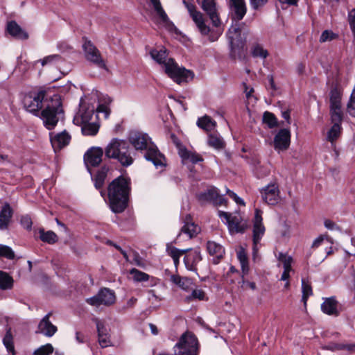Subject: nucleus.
I'll use <instances>...</instances> for the list:
<instances>
[{"instance_id":"obj_1","label":"nucleus","mask_w":355,"mask_h":355,"mask_svg":"<svg viewBox=\"0 0 355 355\" xmlns=\"http://www.w3.org/2000/svg\"><path fill=\"white\" fill-rule=\"evenodd\" d=\"M44 92H31L26 94L23 99L24 108L35 116H40L43 124L48 130H53L57 125L61 112L60 102L58 96L50 101H44Z\"/></svg>"},{"instance_id":"obj_2","label":"nucleus","mask_w":355,"mask_h":355,"mask_svg":"<svg viewBox=\"0 0 355 355\" xmlns=\"http://www.w3.org/2000/svg\"><path fill=\"white\" fill-rule=\"evenodd\" d=\"M96 101L95 94L81 98L79 110L73 117V123L81 126L82 133L85 136H94L98 132L100 125L95 110L103 113L105 118H107L110 112L107 105L100 104L96 108Z\"/></svg>"},{"instance_id":"obj_3","label":"nucleus","mask_w":355,"mask_h":355,"mask_svg":"<svg viewBox=\"0 0 355 355\" xmlns=\"http://www.w3.org/2000/svg\"><path fill=\"white\" fill-rule=\"evenodd\" d=\"M150 55L157 63L160 64L168 77L178 84L187 83L193 78V73L180 67L173 58H168L165 48H157L150 51Z\"/></svg>"},{"instance_id":"obj_4","label":"nucleus","mask_w":355,"mask_h":355,"mask_svg":"<svg viewBox=\"0 0 355 355\" xmlns=\"http://www.w3.org/2000/svg\"><path fill=\"white\" fill-rule=\"evenodd\" d=\"M131 191L130 179L121 175L108 187L110 207L114 213H121L126 208Z\"/></svg>"},{"instance_id":"obj_5","label":"nucleus","mask_w":355,"mask_h":355,"mask_svg":"<svg viewBox=\"0 0 355 355\" xmlns=\"http://www.w3.org/2000/svg\"><path fill=\"white\" fill-rule=\"evenodd\" d=\"M128 140L136 150H146L145 158L151 162L157 168L165 166L164 156L158 150L147 134L133 131L130 132Z\"/></svg>"},{"instance_id":"obj_6","label":"nucleus","mask_w":355,"mask_h":355,"mask_svg":"<svg viewBox=\"0 0 355 355\" xmlns=\"http://www.w3.org/2000/svg\"><path fill=\"white\" fill-rule=\"evenodd\" d=\"M128 148L129 146L125 141L114 138L106 146L105 154L108 158L116 159L123 166L127 167L134 162Z\"/></svg>"},{"instance_id":"obj_7","label":"nucleus","mask_w":355,"mask_h":355,"mask_svg":"<svg viewBox=\"0 0 355 355\" xmlns=\"http://www.w3.org/2000/svg\"><path fill=\"white\" fill-rule=\"evenodd\" d=\"M174 355H198V343L191 333L184 334L174 346Z\"/></svg>"},{"instance_id":"obj_8","label":"nucleus","mask_w":355,"mask_h":355,"mask_svg":"<svg viewBox=\"0 0 355 355\" xmlns=\"http://www.w3.org/2000/svg\"><path fill=\"white\" fill-rule=\"evenodd\" d=\"M218 216L227 225L231 234L243 232L247 227L246 223L242 220L241 215L238 213L229 214L219 211Z\"/></svg>"},{"instance_id":"obj_9","label":"nucleus","mask_w":355,"mask_h":355,"mask_svg":"<svg viewBox=\"0 0 355 355\" xmlns=\"http://www.w3.org/2000/svg\"><path fill=\"white\" fill-rule=\"evenodd\" d=\"M153 8L154 15L153 21L160 26H162L168 31L173 32L176 31L175 25L170 21L167 14L163 9L160 0H150Z\"/></svg>"},{"instance_id":"obj_10","label":"nucleus","mask_w":355,"mask_h":355,"mask_svg":"<svg viewBox=\"0 0 355 355\" xmlns=\"http://www.w3.org/2000/svg\"><path fill=\"white\" fill-rule=\"evenodd\" d=\"M253 223V247L252 253L253 258L255 259L258 253V244L261 240L264 233L265 227L263 223L262 211L258 209H255L254 216L252 220Z\"/></svg>"},{"instance_id":"obj_11","label":"nucleus","mask_w":355,"mask_h":355,"mask_svg":"<svg viewBox=\"0 0 355 355\" xmlns=\"http://www.w3.org/2000/svg\"><path fill=\"white\" fill-rule=\"evenodd\" d=\"M83 49L85 58L87 61L92 62L100 68L105 69L106 67L100 51L91 40L87 38L83 39Z\"/></svg>"},{"instance_id":"obj_12","label":"nucleus","mask_w":355,"mask_h":355,"mask_svg":"<svg viewBox=\"0 0 355 355\" xmlns=\"http://www.w3.org/2000/svg\"><path fill=\"white\" fill-rule=\"evenodd\" d=\"M250 31L244 26L237 24H232L228 31V38L232 48L242 47L246 42Z\"/></svg>"},{"instance_id":"obj_13","label":"nucleus","mask_w":355,"mask_h":355,"mask_svg":"<svg viewBox=\"0 0 355 355\" xmlns=\"http://www.w3.org/2000/svg\"><path fill=\"white\" fill-rule=\"evenodd\" d=\"M116 296L113 291L104 288L94 296L87 299V302L92 306L98 307L101 305L111 306L115 303Z\"/></svg>"},{"instance_id":"obj_14","label":"nucleus","mask_w":355,"mask_h":355,"mask_svg":"<svg viewBox=\"0 0 355 355\" xmlns=\"http://www.w3.org/2000/svg\"><path fill=\"white\" fill-rule=\"evenodd\" d=\"M263 200L270 205H275L280 201V191L276 183L269 184L261 190Z\"/></svg>"},{"instance_id":"obj_15","label":"nucleus","mask_w":355,"mask_h":355,"mask_svg":"<svg viewBox=\"0 0 355 355\" xmlns=\"http://www.w3.org/2000/svg\"><path fill=\"white\" fill-rule=\"evenodd\" d=\"M96 325L98 332V341L102 348L112 345L110 329L105 322L96 320Z\"/></svg>"},{"instance_id":"obj_16","label":"nucleus","mask_w":355,"mask_h":355,"mask_svg":"<svg viewBox=\"0 0 355 355\" xmlns=\"http://www.w3.org/2000/svg\"><path fill=\"white\" fill-rule=\"evenodd\" d=\"M276 257L278 260V266L283 268V272L281 275L280 280H286L289 279L291 273H294V270L292 268L293 263V257L287 253H283L282 252H278L276 254Z\"/></svg>"},{"instance_id":"obj_17","label":"nucleus","mask_w":355,"mask_h":355,"mask_svg":"<svg viewBox=\"0 0 355 355\" xmlns=\"http://www.w3.org/2000/svg\"><path fill=\"white\" fill-rule=\"evenodd\" d=\"M341 91L337 87L332 88L330 92V108L331 115L333 119H339V115H343L341 110Z\"/></svg>"},{"instance_id":"obj_18","label":"nucleus","mask_w":355,"mask_h":355,"mask_svg":"<svg viewBox=\"0 0 355 355\" xmlns=\"http://www.w3.org/2000/svg\"><path fill=\"white\" fill-rule=\"evenodd\" d=\"M291 132L288 129H281L274 138L275 149L279 152L286 150L290 146Z\"/></svg>"},{"instance_id":"obj_19","label":"nucleus","mask_w":355,"mask_h":355,"mask_svg":"<svg viewBox=\"0 0 355 355\" xmlns=\"http://www.w3.org/2000/svg\"><path fill=\"white\" fill-rule=\"evenodd\" d=\"M103 150L100 147H92L84 155L85 163L89 166H96L102 161Z\"/></svg>"},{"instance_id":"obj_20","label":"nucleus","mask_w":355,"mask_h":355,"mask_svg":"<svg viewBox=\"0 0 355 355\" xmlns=\"http://www.w3.org/2000/svg\"><path fill=\"white\" fill-rule=\"evenodd\" d=\"M321 304V311L326 315L338 316L340 314L339 303L335 297H324Z\"/></svg>"},{"instance_id":"obj_21","label":"nucleus","mask_w":355,"mask_h":355,"mask_svg":"<svg viewBox=\"0 0 355 355\" xmlns=\"http://www.w3.org/2000/svg\"><path fill=\"white\" fill-rule=\"evenodd\" d=\"M70 135L66 132L55 134L50 133V140L55 151L60 150L69 144Z\"/></svg>"},{"instance_id":"obj_22","label":"nucleus","mask_w":355,"mask_h":355,"mask_svg":"<svg viewBox=\"0 0 355 355\" xmlns=\"http://www.w3.org/2000/svg\"><path fill=\"white\" fill-rule=\"evenodd\" d=\"M187 8L199 31L202 35H207L209 32V27L205 24L202 13L195 10L193 6H188Z\"/></svg>"},{"instance_id":"obj_23","label":"nucleus","mask_w":355,"mask_h":355,"mask_svg":"<svg viewBox=\"0 0 355 355\" xmlns=\"http://www.w3.org/2000/svg\"><path fill=\"white\" fill-rule=\"evenodd\" d=\"M201 7L209 16L213 24L215 26H218L220 22L217 15L215 0H202Z\"/></svg>"},{"instance_id":"obj_24","label":"nucleus","mask_w":355,"mask_h":355,"mask_svg":"<svg viewBox=\"0 0 355 355\" xmlns=\"http://www.w3.org/2000/svg\"><path fill=\"white\" fill-rule=\"evenodd\" d=\"M184 258V262L186 268L188 270L196 272L197 271L196 266L201 261V255L200 251L197 249L190 250Z\"/></svg>"},{"instance_id":"obj_25","label":"nucleus","mask_w":355,"mask_h":355,"mask_svg":"<svg viewBox=\"0 0 355 355\" xmlns=\"http://www.w3.org/2000/svg\"><path fill=\"white\" fill-rule=\"evenodd\" d=\"M232 19L235 21H240L246 13V6L244 0H230Z\"/></svg>"},{"instance_id":"obj_26","label":"nucleus","mask_w":355,"mask_h":355,"mask_svg":"<svg viewBox=\"0 0 355 355\" xmlns=\"http://www.w3.org/2000/svg\"><path fill=\"white\" fill-rule=\"evenodd\" d=\"M331 119L333 125L327 132V139L333 143L340 135L343 115H339V119H333L332 115H331Z\"/></svg>"},{"instance_id":"obj_27","label":"nucleus","mask_w":355,"mask_h":355,"mask_svg":"<svg viewBox=\"0 0 355 355\" xmlns=\"http://www.w3.org/2000/svg\"><path fill=\"white\" fill-rule=\"evenodd\" d=\"M12 209L8 203H6L0 211V230L8 228L12 216Z\"/></svg>"},{"instance_id":"obj_28","label":"nucleus","mask_w":355,"mask_h":355,"mask_svg":"<svg viewBox=\"0 0 355 355\" xmlns=\"http://www.w3.org/2000/svg\"><path fill=\"white\" fill-rule=\"evenodd\" d=\"M207 248L209 254L214 257V263H218V261L223 258L225 254L224 248L214 241H208Z\"/></svg>"},{"instance_id":"obj_29","label":"nucleus","mask_w":355,"mask_h":355,"mask_svg":"<svg viewBox=\"0 0 355 355\" xmlns=\"http://www.w3.org/2000/svg\"><path fill=\"white\" fill-rule=\"evenodd\" d=\"M50 313L46 315L40 321L38 329L40 333L51 337L57 331V327L49 321Z\"/></svg>"},{"instance_id":"obj_30","label":"nucleus","mask_w":355,"mask_h":355,"mask_svg":"<svg viewBox=\"0 0 355 355\" xmlns=\"http://www.w3.org/2000/svg\"><path fill=\"white\" fill-rule=\"evenodd\" d=\"M7 31L12 37L19 39L26 40L28 35L15 21H10L7 24Z\"/></svg>"},{"instance_id":"obj_31","label":"nucleus","mask_w":355,"mask_h":355,"mask_svg":"<svg viewBox=\"0 0 355 355\" xmlns=\"http://www.w3.org/2000/svg\"><path fill=\"white\" fill-rule=\"evenodd\" d=\"M171 280L173 283L178 285L181 289L185 291H189L193 286V282L188 277H182L179 275H172Z\"/></svg>"},{"instance_id":"obj_32","label":"nucleus","mask_w":355,"mask_h":355,"mask_svg":"<svg viewBox=\"0 0 355 355\" xmlns=\"http://www.w3.org/2000/svg\"><path fill=\"white\" fill-rule=\"evenodd\" d=\"M200 231V228L194 224V223L190 221V217L187 216V221H185L184 226L181 228L180 233L185 234L189 239H191L196 236Z\"/></svg>"},{"instance_id":"obj_33","label":"nucleus","mask_w":355,"mask_h":355,"mask_svg":"<svg viewBox=\"0 0 355 355\" xmlns=\"http://www.w3.org/2000/svg\"><path fill=\"white\" fill-rule=\"evenodd\" d=\"M179 155L182 159L183 162H189L193 164H196L202 161V158L197 153L188 150L186 148H182Z\"/></svg>"},{"instance_id":"obj_34","label":"nucleus","mask_w":355,"mask_h":355,"mask_svg":"<svg viewBox=\"0 0 355 355\" xmlns=\"http://www.w3.org/2000/svg\"><path fill=\"white\" fill-rule=\"evenodd\" d=\"M166 252L170 255L174 262L175 267L180 263V257L183 254L189 252V249L179 250L172 245H168L166 247Z\"/></svg>"},{"instance_id":"obj_35","label":"nucleus","mask_w":355,"mask_h":355,"mask_svg":"<svg viewBox=\"0 0 355 355\" xmlns=\"http://www.w3.org/2000/svg\"><path fill=\"white\" fill-rule=\"evenodd\" d=\"M3 343L7 350V355H15V349L14 346L13 336L10 329H8L3 338Z\"/></svg>"},{"instance_id":"obj_36","label":"nucleus","mask_w":355,"mask_h":355,"mask_svg":"<svg viewBox=\"0 0 355 355\" xmlns=\"http://www.w3.org/2000/svg\"><path fill=\"white\" fill-rule=\"evenodd\" d=\"M218 189L214 187H209L206 191L201 192L198 195L199 200L202 202L213 201L217 196Z\"/></svg>"},{"instance_id":"obj_37","label":"nucleus","mask_w":355,"mask_h":355,"mask_svg":"<svg viewBox=\"0 0 355 355\" xmlns=\"http://www.w3.org/2000/svg\"><path fill=\"white\" fill-rule=\"evenodd\" d=\"M197 125L206 131H211L216 127V123L211 117L205 115L198 119Z\"/></svg>"},{"instance_id":"obj_38","label":"nucleus","mask_w":355,"mask_h":355,"mask_svg":"<svg viewBox=\"0 0 355 355\" xmlns=\"http://www.w3.org/2000/svg\"><path fill=\"white\" fill-rule=\"evenodd\" d=\"M13 279L7 272L0 270V288L10 290L13 286Z\"/></svg>"},{"instance_id":"obj_39","label":"nucleus","mask_w":355,"mask_h":355,"mask_svg":"<svg viewBox=\"0 0 355 355\" xmlns=\"http://www.w3.org/2000/svg\"><path fill=\"white\" fill-rule=\"evenodd\" d=\"M252 55L256 58L266 59L268 55V52L261 44H255L251 49Z\"/></svg>"},{"instance_id":"obj_40","label":"nucleus","mask_w":355,"mask_h":355,"mask_svg":"<svg viewBox=\"0 0 355 355\" xmlns=\"http://www.w3.org/2000/svg\"><path fill=\"white\" fill-rule=\"evenodd\" d=\"M40 239L42 241L49 244H53L58 240V236L53 231L44 232V230H40Z\"/></svg>"},{"instance_id":"obj_41","label":"nucleus","mask_w":355,"mask_h":355,"mask_svg":"<svg viewBox=\"0 0 355 355\" xmlns=\"http://www.w3.org/2000/svg\"><path fill=\"white\" fill-rule=\"evenodd\" d=\"M237 257L240 261L243 272L248 273L249 270L248 257L245 251L243 248H241L237 252Z\"/></svg>"},{"instance_id":"obj_42","label":"nucleus","mask_w":355,"mask_h":355,"mask_svg":"<svg viewBox=\"0 0 355 355\" xmlns=\"http://www.w3.org/2000/svg\"><path fill=\"white\" fill-rule=\"evenodd\" d=\"M130 275L132 276L133 281L136 282H146L150 277L148 274L136 268L131 269L130 270Z\"/></svg>"},{"instance_id":"obj_43","label":"nucleus","mask_w":355,"mask_h":355,"mask_svg":"<svg viewBox=\"0 0 355 355\" xmlns=\"http://www.w3.org/2000/svg\"><path fill=\"white\" fill-rule=\"evenodd\" d=\"M61 57L58 54L48 55L43 59L40 60L42 66L49 65L54 66L62 62Z\"/></svg>"},{"instance_id":"obj_44","label":"nucleus","mask_w":355,"mask_h":355,"mask_svg":"<svg viewBox=\"0 0 355 355\" xmlns=\"http://www.w3.org/2000/svg\"><path fill=\"white\" fill-rule=\"evenodd\" d=\"M208 144L216 149H220L224 147V141L223 139L217 135H209Z\"/></svg>"},{"instance_id":"obj_45","label":"nucleus","mask_w":355,"mask_h":355,"mask_svg":"<svg viewBox=\"0 0 355 355\" xmlns=\"http://www.w3.org/2000/svg\"><path fill=\"white\" fill-rule=\"evenodd\" d=\"M107 168L105 167H103V168H101L100 171H98L97 172V173L95 176V178H94V182H95L94 184H95L96 188L100 189L103 186L105 179L107 175Z\"/></svg>"},{"instance_id":"obj_46","label":"nucleus","mask_w":355,"mask_h":355,"mask_svg":"<svg viewBox=\"0 0 355 355\" xmlns=\"http://www.w3.org/2000/svg\"><path fill=\"white\" fill-rule=\"evenodd\" d=\"M263 121L270 128H273L277 125V119L273 114L268 112H264L263 115Z\"/></svg>"},{"instance_id":"obj_47","label":"nucleus","mask_w":355,"mask_h":355,"mask_svg":"<svg viewBox=\"0 0 355 355\" xmlns=\"http://www.w3.org/2000/svg\"><path fill=\"white\" fill-rule=\"evenodd\" d=\"M185 300L187 302L194 300H206V295L202 289H193L191 295L187 296Z\"/></svg>"},{"instance_id":"obj_48","label":"nucleus","mask_w":355,"mask_h":355,"mask_svg":"<svg viewBox=\"0 0 355 355\" xmlns=\"http://www.w3.org/2000/svg\"><path fill=\"white\" fill-rule=\"evenodd\" d=\"M302 300L304 304H306L308 298L313 295V291L311 285L306 283L304 279L302 280Z\"/></svg>"},{"instance_id":"obj_49","label":"nucleus","mask_w":355,"mask_h":355,"mask_svg":"<svg viewBox=\"0 0 355 355\" xmlns=\"http://www.w3.org/2000/svg\"><path fill=\"white\" fill-rule=\"evenodd\" d=\"M2 257L13 259L15 258V252L10 247L0 244V258Z\"/></svg>"},{"instance_id":"obj_50","label":"nucleus","mask_w":355,"mask_h":355,"mask_svg":"<svg viewBox=\"0 0 355 355\" xmlns=\"http://www.w3.org/2000/svg\"><path fill=\"white\" fill-rule=\"evenodd\" d=\"M53 352V346L51 344H46L37 349L33 355H50Z\"/></svg>"},{"instance_id":"obj_51","label":"nucleus","mask_w":355,"mask_h":355,"mask_svg":"<svg viewBox=\"0 0 355 355\" xmlns=\"http://www.w3.org/2000/svg\"><path fill=\"white\" fill-rule=\"evenodd\" d=\"M337 37L338 35L331 31L326 30L322 32L320 37V41L321 42H329L337 38Z\"/></svg>"},{"instance_id":"obj_52","label":"nucleus","mask_w":355,"mask_h":355,"mask_svg":"<svg viewBox=\"0 0 355 355\" xmlns=\"http://www.w3.org/2000/svg\"><path fill=\"white\" fill-rule=\"evenodd\" d=\"M324 225L329 230H331V231L340 230V228L337 225V224L335 222H334L333 220H329V219H325L324 220Z\"/></svg>"},{"instance_id":"obj_53","label":"nucleus","mask_w":355,"mask_h":355,"mask_svg":"<svg viewBox=\"0 0 355 355\" xmlns=\"http://www.w3.org/2000/svg\"><path fill=\"white\" fill-rule=\"evenodd\" d=\"M226 193L229 195V196L232 198L236 204L245 205L244 201L239 198L234 192L230 190L229 189H226Z\"/></svg>"},{"instance_id":"obj_54","label":"nucleus","mask_w":355,"mask_h":355,"mask_svg":"<svg viewBox=\"0 0 355 355\" xmlns=\"http://www.w3.org/2000/svg\"><path fill=\"white\" fill-rule=\"evenodd\" d=\"M348 19L350 27L355 35V8L349 12Z\"/></svg>"},{"instance_id":"obj_55","label":"nucleus","mask_w":355,"mask_h":355,"mask_svg":"<svg viewBox=\"0 0 355 355\" xmlns=\"http://www.w3.org/2000/svg\"><path fill=\"white\" fill-rule=\"evenodd\" d=\"M21 223L22 226L27 230H30L31 228L32 221L31 218L28 216H23L21 218Z\"/></svg>"},{"instance_id":"obj_56","label":"nucleus","mask_w":355,"mask_h":355,"mask_svg":"<svg viewBox=\"0 0 355 355\" xmlns=\"http://www.w3.org/2000/svg\"><path fill=\"white\" fill-rule=\"evenodd\" d=\"M267 1L268 0H250V3L253 8L257 9L263 6Z\"/></svg>"},{"instance_id":"obj_57","label":"nucleus","mask_w":355,"mask_h":355,"mask_svg":"<svg viewBox=\"0 0 355 355\" xmlns=\"http://www.w3.org/2000/svg\"><path fill=\"white\" fill-rule=\"evenodd\" d=\"M325 236L324 235H320L318 237H317L312 243V248H318L319 247L323 241L324 240Z\"/></svg>"},{"instance_id":"obj_58","label":"nucleus","mask_w":355,"mask_h":355,"mask_svg":"<svg viewBox=\"0 0 355 355\" xmlns=\"http://www.w3.org/2000/svg\"><path fill=\"white\" fill-rule=\"evenodd\" d=\"M226 200L224 198V197L219 194V193H217V196H216V198L214 200V203L216 205H224L225 203Z\"/></svg>"},{"instance_id":"obj_59","label":"nucleus","mask_w":355,"mask_h":355,"mask_svg":"<svg viewBox=\"0 0 355 355\" xmlns=\"http://www.w3.org/2000/svg\"><path fill=\"white\" fill-rule=\"evenodd\" d=\"M171 139H172L173 142L175 144L176 147L178 148V154H179L180 152V149L182 148H185V147L181 144V143L178 140V137L175 135H173V134L171 135Z\"/></svg>"},{"instance_id":"obj_60","label":"nucleus","mask_w":355,"mask_h":355,"mask_svg":"<svg viewBox=\"0 0 355 355\" xmlns=\"http://www.w3.org/2000/svg\"><path fill=\"white\" fill-rule=\"evenodd\" d=\"M76 340L78 343H83L86 341V337L80 332L76 333Z\"/></svg>"},{"instance_id":"obj_61","label":"nucleus","mask_w":355,"mask_h":355,"mask_svg":"<svg viewBox=\"0 0 355 355\" xmlns=\"http://www.w3.org/2000/svg\"><path fill=\"white\" fill-rule=\"evenodd\" d=\"M137 301V298L132 297L127 301L125 309H129V308L133 307L135 306V304H136Z\"/></svg>"},{"instance_id":"obj_62","label":"nucleus","mask_w":355,"mask_h":355,"mask_svg":"<svg viewBox=\"0 0 355 355\" xmlns=\"http://www.w3.org/2000/svg\"><path fill=\"white\" fill-rule=\"evenodd\" d=\"M305 66L302 63H299L296 67V71L298 74H302L304 71Z\"/></svg>"},{"instance_id":"obj_63","label":"nucleus","mask_w":355,"mask_h":355,"mask_svg":"<svg viewBox=\"0 0 355 355\" xmlns=\"http://www.w3.org/2000/svg\"><path fill=\"white\" fill-rule=\"evenodd\" d=\"M149 327H150V329L151 331V333L153 335L158 334V329H157V327H156V325H155V324H153L152 323H150L149 324Z\"/></svg>"},{"instance_id":"obj_64","label":"nucleus","mask_w":355,"mask_h":355,"mask_svg":"<svg viewBox=\"0 0 355 355\" xmlns=\"http://www.w3.org/2000/svg\"><path fill=\"white\" fill-rule=\"evenodd\" d=\"M343 348L346 349L350 352H355V344L346 345H344Z\"/></svg>"}]
</instances>
